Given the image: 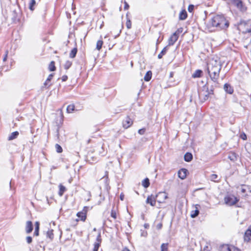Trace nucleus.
<instances>
[{
	"mask_svg": "<svg viewBox=\"0 0 251 251\" xmlns=\"http://www.w3.org/2000/svg\"><path fill=\"white\" fill-rule=\"evenodd\" d=\"M222 68V63L218 58H212L207 64V72L211 79L214 83H218L219 74Z\"/></svg>",
	"mask_w": 251,
	"mask_h": 251,
	"instance_id": "nucleus-1",
	"label": "nucleus"
},
{
	"mask_svg": "<svg viewBox=\"0 0 251 251\" xmlns=\"http://www.w3.org/2000/svg\"><path fill=\"white\" fill-rule=\"evenodd\" d=\"M210 24L213 27H219L221 29H226L228 27L229 23L223 15H217L211 20Z\"/></svg>",
	"mask_w": 251,
	"mask_h": 251,
	"instance_id": "nucleus-2",
	"label": "nucleus"
},
{
	"mask_svg": "<svg viewBox=\"0 0 251 251\" xmlns=\"http://www.w3.org/2000/svg\"><path fill=\"white\" fill-rule=\"evenodd\" d=\"M224 201L226 205L232 206L235 204L239 201V199L233 195H227L225 197Z\"/></svg>",
	"mask_w": 251,
	"mask_h": 251,
	"instance_id": "nucleus-3",
	"label": "nucleus"
},
{
	"mask_svg": "<svg viewBox=\"0 0 251 251\" xmlns=\"http://www.w3.org/2000/svg\"><path fill=\"white\" fill-rule=\"evenodd\" d=\"M155 196L156 199H157V201L159 203L164 202L165 200L168 198L167 194L165 192H159L157 195H155Z\"/></svg>",
	"mask_w": 251,
	"mask_h": 251,
	"instance_id": "nucleus-4",
	"label": "nucleus"
},
{
	"mask_svg": "<svg viewBox=\"0 0 251 251\" xmlns=\"http://www.w3.org/2000/svg\"><path fill=\"white\" fill-rule=\"evenodd\" d=\"M178 36V32H174V33L171 35V36L169 39V45H173L174 43L177 41Z\"/></svg>",
	"mask_w": 251,
	"mask_h": 251,
	"instance_id": "nucleus-5",
	"label": "nucleus"
},
{
	"mask_svg": "<svg viewBox=\"0 0 251 251\" xmlns=\"http://www.w3.org/2000/svg\"><path fill=\"white\" fill-rule=\"evenodd\" d=\"M87 207H84L82 211L79 212L77 213V216L80 218L82 221H85L86 218V212Z\"/></svg>",
	"mask_w": 251,
	"mask_h": 251,
	"instance_id": "nucleus-6",
	"label": "nucleus"
},
{
	"mask_svg": "<svg viewBox=\"0 0 251 251\" xmlns=\"http://www.w3.org/2000/svg\"><path fill=\"white\" fill-rule=\"evenodd\" d=\"M132 120L129 117H126L123 121V126L125 128L129 127L132 124Z\"/></svg>",
	"mask_w": 251,
	"mask_h": 251,
	"instance_id": "nucleus-7",
	"label": "nucleus"
},
{
	"mask_svg": "<svg viewBox=\"0 0 251 251\" xmlns=\"http://www.w3.org/2000/svg\"><path fill=\"white\" fill-rule=\"evenodd\" d=\"M156 198L154 195H151L148 197L146 203L150 204L151 206H155L156 203Z\"/></svg>",
	"mask_w": 251,
	"mask_h": 251,
	"instance_id": "nucleus-8",
	"label": "nucleus"
},
{
	"mask_svg": "<svg viewBox=\"0 0 251 251\" xmlns=\"http://www.w3.org/2000/svg\"><path fill=\"white\" fill-rule=\"evenodd\" d=\"M244 241L249 242L251 241V225L248 227L244 234Z\"/></svg>",
	"mask_w": 251,
	"mask_h": 251,
	"instance_id": "nucleus-9",
	"label": "nucleus"
},
{
	"mask_svg": "<svg viewBox=\"0 0 251 251\" xmlns=\"http://www.w3.org/2000/svg\"><path fill=\"white\" fill-rule=\"evenodd\" d=\"M187 173V169L184 168L181 169L178 172V176L180 179H184L186 177Z\"/></svg>",
	"mask_w": 251,
	"mask_h": 251,
	"instance_id": "nucleus-10",
	"label": "nucleus"
},
{
	"mask_svg": "<svg viewBox=\"0 0 251 251\" xmlns=\"http://www.w3.org/2000/svg\"><path fill=\"white\" fill-rule=\"evenodd\" d=\"M33 230V225L31 221H27L26 223L25 231L27 233H30Z\"/></svg>",
	"mask_w": 251,
	"mask_h": 251,
	"instance_id": "nucleus-11",
	"label": "nucleus"
},
{
	"mask_svg": "<svg viewBox=\"0 0 251 251\" xmlns=\"http://www.w3.org/2000/svg\"><path fill=\"white\" fill-rule=\"evenodd\" d=\"M224 89L225 91L228 94H231L233 92V89L231 86L227 83H226L224 85Z\"/></svg>",
	"mask_w": 251,
	"mask_h": 251,
	"instance_id": "nucleus-12",
	"label": "nucleus"
},
{
	"mask_svg": "<svg viewBox=\"0 0 251 251\" xmlns=\"http://www.w3.org/2000/svg\"><path fill=\"white\" fill-rule=\"evenodd\" d=\"M187 17V14L185 9L181 10L179 14V19L180 20H184Z\"/></svg>",
	"mask_w": 251,
	"mask_h": 251,
	"instance_id": "nucleus-13",
	"label": "nucleus"
},
{
	"mask_svg": "<svg viewBox=\"0 0 251 251\" xmlns=\"http://www.w3.org/2000/svg\"><path fill=\"white\" fill-rule=\"evenodd\" d=\"M240 190L242 193L245 194V196L247 195V194L246 193L247 192H251L249 186L245 185H242Z\"/></svg>",
	"mask_w": 251,
	"mask_h": 251,
	"instance_id": "nucleus-14",
	"label": "nucleus"
},
{
	"mask_svg": "<svg viewBox=\"0 0 251 251\" xmlns=\"http://www.w3.org/2000/svg\"><path fill=\"white\" fill-rule=\"evenodd\" d=\"M199 205H196V209L191 211V217L193 218L196 217L199 214V210L198 209V207H197Z\"/></svg>",
	"mask_w": 251,
	"mask_h": 251,
	"instance_id": "nucleus-15",
	"label": "nucleus"
},
{
	"mask_svg": "<svg viewBox=\"0 0 251 251\" xmlns=\"http://www.w3.org/2000/svg\"><path fill=\"white\" fill-rule=\"evenodd\" d=\"M210 94V93H209V92H204L203 91H202V92H200L199 95H200V97H203V100H206L208 99V98Z\"/></svg>",
	"mask_w": 251,
	"mask_h": 251,
	"instance_id": "nucleus-16",
	"label": "nucleus"
},
{
	"mask_svg": "<svg viewBox=\"0 0 251 251\" xmlns=\"http://www.w3.org/2000/svg\"><path fill=\"white\" fill-rule=\"evenodd\" d=\"M184 160L186 162H190L193 158L192 154L191 153L187 152L184 156Z\"/></svg>",
	"mask_w": 251,
	"mask_h": 251,
	"instance_id": "nucleus-17",
	"label": "nucleus"
},
{
	"mask_svg": "<svg viewBox=\"0 0 251 251\" xmlns=\"http://www.w3.org/2000/svg\"><path fill=\"white\" fill-rule=\"evenodd\" d=\"M202 73V71L200 70H196L194 73L192 75V77L193 78H197V77H200L201 75V74Z\"/></svg>",
	"mask_w": 251,
	"mask_h": 251,
	"instance_id": "nucleus-18",
	"label": "nucleus"
},
{
	"mask_svg": "<svg viewBox=\"0 0 251 251\" xmlns=\"http://www.w3.org/2000/svg\"><path fill=\"white\" fill-rule=\"evenodd\" d=\"M228 158L232 161H235L237 160L236 154L234 152H231L229 153Z\"/></svg>",
	"mask_w": 251,
	"mask_h": 251,
	"instance_id": "nucleus-19",
	"label": "nucleus"
},
{
	"mask_svg": "<svg viewBox=\"0 0 251 251\" xmlns=\"http://www.w3.org/2000/svg\"><path fill=\"white\" fill-rule=\"evenodd\" d=\"M151 75H152L151 72L150 71H148L146 73V74L144 76V78L145 81H150L151 78Z\"/></svg>",
	"mask_w": 251,
	"mask_h": 251,
	"instance_id": "nucleus-20",
	"label": "nucleus"
},
{
	"mask_svg": "<svg viewBox=\"0 0 251 251\" xmlns=\"http://www.w3.org/2000/svg\"><path fill=\"white\" fill-rule=\"evenodd\" d=\"M19 135V132L18 131H14L12 132L8 137V140H12L14 139H16Z\"/></svg>",
	"mask_w": 251,
	"mask_h": 251,
	"instance_id": "nucleus-21",
	"label": "nucleus"
},
{
	"mask_svg": "<svg viewBox=\"0 0 251 251\" xmlns=\"http://www.w3.org/2000/svg\"><path fill=\"white\" fill-rule=\"evenodd\" d=\"M142 185L146 188L149 187L150 183L148 178H146L142 182Z\"/></svg>",
	"mask_w": 251,
	"mask_h": 251,
	"instance_id": "nucleus-22",
	"label": "nucleus"
},
{
	"mask_svg": "<svg viewBox=\"0 0 251 251\" xmlns=\"http://www.w3.org/2000/svg\"><path fill=\"white\" fill-rule=\"evenodd\" d=\"M39 222H35V231L34 232V235L35 236H38L39 235Z\"/></svg>",
	"mask_w": 251,
	"mask_h": 251,
	"instance_id": "nucleus-23",
	"label": "nucleus"
},
{
	"mask_svg": "<svg viewBox=\"0 0 251 251\" xmlns=\"http://www.w3.org/2000/svg\"><path fill=\"white\" fill-rule=\"evenodd\" d=\"M59 191L58 192L59 195L60 196H62L63 193L66 191V189L65 186L62 185V184H60L59 186Z\"/></svg>",
	"mask_w": 251,
	"mask_h": 251,
	"instance_id": "nucleus-24",
	"label": "nucleus"
},
{
	"mask_svg": "<svg viewBox=\"0 0 251 251\" xmlns=\"http://www.w3.org/2000/svg\"><path fill=\"white\" fill-rule=\"evenodd\" d=\"M77 51V50L76 48H75L73 49H72L71 52L70 53V57L72 58H74L76 54Z\"/></svg>",
	"mask_w": 251,
	"mask_h": 251,
	"instance_id": "nucleus-25",
	"label": "nucleus"
},
{
	"mask_svg": "<svg viewBox=\"0 0 251 251\" xmlns=\"http://www.w3.org/2000/svg\"><path fill=\"white\" fill-rule=\"evenodd\" d=\"M167 48H168L167 46L164 48V49L162 50L161 52L158 55V58L159 59H161L162 57V56L164 54H165V53H166L167 50Z\"/></svg>",
	"mask_w": 251,
	"mask_h": 251,
	"instance_id": "nucleus-26",
	"label": "nucleus"
},
{
	"mask_svg": "<svg viewBox=\"0 0 251 251\" xmlns=\"http://www.w3.org/2000/svg\"><path fill=\"white\" fill-rule=\"evenodd\" d=\"M226 248L228 251H241L240 249H238L237 248L233 246H226Z\"/></svg>",
	"mask_w": 251,
	"mask_h": 251,
	"instance_id": "nucleus-27",
	"label": "nucleus"
},
{
	"mask_svg": "<svg viewBox=\"0 0 251 251\" xmlns=\"http://www.w3.org/2000/svg\"><path fill=\"white\" fill-rule=\"evenodd\" d=\"M75 110V105L73 104L69 105L67 106V112L69 113H72Z\"/></svg>",
	"mask_w": 251,
	"mask_h": 251,
	"instance_id": "nucleus-28",
	"label": "nucleus"
},
{
	"mask_svg": "<svg viewBox=\"0 0 251 251\" xmlns=\"http://www.w3.org/2000/svg\"><path fill=\"white\" fill-rule=\"evenodd\" d=\"M103 41L102 40H99L97 41L96 48L98 50H100L102 47Z\"/></svg>",
	"mask_w": 251,
	"mask_h": 251,
	"instance_id": "nucleus-29",
	"label": "nucleus"
},
{
	"mask_svg": "<svg viewBox=\"0 0 251 251\" xmlns=\"http://www.w3.org/2000/svg\"><path fill=\"white\" fill-rule=\"evenodd\" d=\"M50 71H54L55 70V63L54 61H51L49 67Z\"/></svg>",
	"mask_w": 251,
	"mask_h": 251,
	"instance_id": "nucleus-30",
	"label": "nucleus"
},
{
	"mask_svg": "<svg viewBox=\"0 0 251 251\" xmlns=\"http://www.w3.org/2000/svg\"><path fill=\"white\" fill-rule=\"evenodd\" d=\"M168 243H163L161 245V251H168Z\"/></svg>",
	"mask_w": 251,
	"mask_h": 251,
	"instance_id": "nucleus-31",
	"label": "nucleus"
},
{
	"mask_svg": "<svg viewBox=\"0 0 251 251\" xmlns=\"http://www.w3.org/2000/svg\"><path fill=\"white\" fill-rule=\"evenodd\" d=\"M72 64V63L71 61H67L64 64V68L66 70L69 69L70 68V67L71 66Z\"/></svg>",
	"mask_w": 251,
	"mask_h": 251,
	"instance_id": "nucleus-32",
	"label": "nucleus"
},
{
	"mask_svg": "<svg viewBox=\"0 0 251 251\" xmlns=\"http://www.w3.org/2000/svg\"><path fill=\"white\" fill-rule=\"evenodd\" d=\"M36 1L35 0H31L30 3L29 8L31 10H33L34 9L33 6L35 5Z\"/></svg>",
	"mask_w": 251,
	"mask_h": 251,
	"instance_id": "nucleus-33",
	"label": "nucleus"
},
{
	"mask_svg": "<svg viewBox=\"0 0 251 251\" xmlns=\"http://www.w3.org/2000/svg\"><path fill=\"white\" fill-rule=\"evenodd\" d=\"M56 151L58 153H61L62 152L63 150L62 147L58 144H56L55 146Z\"/></svg>",
	"mask_w": 251,
	"mask_h": 251,
	"instance_id": "nucleus-34",
	"label": "nucleus"
},
{
	"mask_svg": "<svg viewBox=\"0 0 251 251\" xmlns=\"http://www.w3.org/2000/svg\"><path fill=\"white\" fill-rule=\"evenodd\" d=\"M218 178V176L216 174H212L210 176L211 180L216 182L218 181L216 179Z\"/></svg>",
	"mask_w": 251,
	"mask_h": 251,
	"instance_id": "nucleus-35",
	"label": "nucleus"
},
{
	"mask_svg": "<svg viewBox=\"0 0 251 251\" xmlns=\"http://www.w3.org/2000/svg\"><path fill=\"white\" fill-rule=\"evenodd\" d=\"M111 216L113 219H116L117 218V213L116 210L113 208L111 211Z\"/></svg>",
	"mask_w": 251,
	"mask_h": 251,
	"instance_id": "nucleus-36",
	"label": "nucleus"
},
{
	"mask_svg": "<svg viewBox=\"0 0 251 251\" xmlns=\"http://www.w3.org/2000/svg\"><path fill=\"white\" fill-rule=\"evenodd\" d=\"M47 236L50 239H52L53 237V234L52 233V230H49L47 233Z\"/></svg>",
	"mask_w": 251,
	"mask_h": 251,
	"instance_id": "nucleus-37",
	"label": "nucleus"
},
{
	"mask_svg": "<svg viewBox=\"0 0 251 251\" xmlns=\"http://www.w3.org/2000/svg\"><path fill=\"white\" fill-rule=\"evenodd\" d=\"M100 246L99 243H95L93 251H98Z\"/></svg>",
	"mask_w": 251,
	"mask_h": 251,
	"instance_id": "nucleus-38",
	"label": "nucleus"
},
{
	"mask_svg": "<svg viewBox=\"0 0 251 251\" xmlns=\"http://www.w3.org/2000/svg\"><path fill=\"white\" fill-rule=\"evenodd\" d=\"M97 242L96 243H99V244H100L101 242V235H100V233L99 232L97 237Z\"/></svg>",
	"mask_w": 251,
	"mask_h": 251,
	"instance_id": "nucleus-39",
	"label": "nucleus"
},
{
	"mask_svg": "<svg viewBox=\"0 0 251 251\" xmlns=\"http://www.w3.org/2000/svg\"><path fill=\"white\" fill-rule=\"evenodd\" d=\"M26 241L28 244H30L32 241V238L31 236H27Z\"/></svg>",
	"mask_w": 251,
	"mask_h": 251,
	"instance_id": "nucleus-40",
	"label": "nucleus"
},
{
	"mask_svg": "<svg viewBox=\"0 0 251 251\" xmlns=\"http://www.w3.org/2000/svg\"><path fill=\"white\" fill-rule=\"evenodd\" d=\"M126 25L128 29H130L131 26V23L130 21L128 20L126 22Z\"/></svg>",
	"mask_w": 251,
	"mask_h": 251,
	"instance_id": "nucleus-41",
	"label": "nucleus"
},
{
	"mask_svg": "<svg viewBox=\"0 0 251 251\" xmlns=\"http://www.w3.org/2000/svg\"><path fill=\"white\" fill-rule=\"evenodd\" d=\"M194 5H189L188 8V10L190 12H192L194 10Z\"/></svg>",
	"mask_w": 251,
	"mask_h": 251,
	"instance_id": "nucleus-42",
	"label": "nucleus"
},
{
	"mask_svg": "<svg viewBox=\"0 0 251 251\" xmlns=\"http://www.w3.org/2000/svg\"><path fill=\"white\" fill-rule=\"evenodd\" d=\"M145 128L140 129L138 130V133L140 134V135H143L145 133Z\"/></svg>",
	"mask_w": 251,
	"mask_h": 251,
	"instance_id": "nucleus-43",
	"label": "nucleus"
},
{
	"mask_svg": "<svg viewBox=\"0 0 251 251\" xmlns=\"http://www.w3.org/2000/svg\"><path fill=\"white\" fill-rule=\"evenodd\" d=\"M240 137L244 140H245L247 139V136H246V134L244 133L241 134Z\"/></svg>",
	"mask_w": 251,
	"mask_h": 251,
	"instance_id": "nucleus-44",
	"label": "nucleus"
},
{
	"mask_svg": "<svg viewBox=\"0 0 251 251\" xmlns=\"http://www.w3.org/2000/svg\"><path fill=\"white\" fill-rule=\"evenodd\" d=\"M53 76V74H50L47 79V81H50L52 79Z\"/></svg>",
	"mask_w": 251,
	"mask_h": 251,
	"instance_id": "nucleus-45",
	"label": "nucleus"
},
{
	"mask_svg": "<svg viewBox=\"0 0 251 251\" xmlns=\"http://www.w3.org/2000/svg\"><path fill=\"white\" fill-rule=\"evenodd\" d=\"M8 50H6L5 51V55H4L3 58V61H5L6 60L7 57V55H8Z\"/></svg>",
	"mask_w": 251,
	"mask_h": 251,
	"instance_id": "nucleus-46",
	"label": "nucleus"
},
{
	"mask_svg": "<svg viewBox=\"0 0 251 251\" xmlns=\"http://www.w3.org/2000/svg\"><path fill=\"white\" fill-rule=\"evenodd\" d=\"M128 8H129V5H128V3L126 2H125L124 9L125 10H127L128 9Z\"/></svg>",
	"mask_w": 251,
	"mask_h": 251,
	"instance_id": "nucleus-47",
	"label": "nucleus"
},
{
	"mask_svg": "<svg viewBox=\"0 0 251 251\" xmlns=\"http://www.w3.org/2000/svg\"><path fill=\"white\" fill-rule=\"evenodd\" d=\"M147 232L146 231H143L141 234V235L142 236H144V237H146L147 236Z\"/></svg>",
	"mask_w": 251,
	"mask_h": 251,
	"instance_id": "nucleus-48",
	"label": "nucleus"
},
{
	"mask_svg": "<svg viewBox=\"0 0 251 251\" xmlns=\"http://www.w3.org/2000/svg\"><path fill=\"white\" fill-rule=\"evenodd\" d=\"M236 5L238 7H240V6H241L242 5V3L241 1H238L236 3Z\"/></svg>",
	"mask_w": 251,
	"mask_h": 251,
	"instance_id": "nucleus-49",
	"label": "nucleus"
},
{
	"mask_svg": "<svg viewBox=\"0 0 251 251\" xmlns=\"http://www.w3.org/2000/svg\"><path fill=\"white\" fill-rule=\"evenodd\" d=\"M67 78H68V77L67 75H63L62 77V80L63 81H65L67 80Z\"/></svg>",
	"mask_w": 251,
	"mask_h": 251,
	"instance_id": "nucleus-50",
	"label": "nucleus"
},
{
	"mask_svg": "<svg viewBox=\"0 0 251 251\" xmlns=\"http://www.w3.org/2000/svg\"><path fill=\"white\" fill-rule=\"evenodd\" d=\"M60 115H61L60 120H61V121H63V113H62V109H60Z\"/></svg>",
	"mask_w": 251,
	"mask_h": 251,
	"instance_id": "nucleus-51",
	"label": "nucleus"
},
{
	"mask_svg": "<svg viewBox=\"0 0 251 251\" xmlns=\"http://www.w3.org/2000/svg\"><path fill=\"white\" fill-rule=\"evenodd\" d=\"M203 251H208V247L207 246H205L203 248Z\"/></svg>",
	"mask_w": 251,
	"mask_h": 251,
	"instance_id": "nucleus-52",
	"label": "nucleus"
},
{
	"mask_svg": "<svg viewBox=\"0 0 251 251\" xmlns=\"http://www.w3.org/2000/svg\"><path fill=\"white\" fill-rule=\"evenodd\" d=\"M59 127H58V128L57 129V131H56V132H57L56 135H57V137L58 138H59Z\"/></svg>",
	"mask_w": 251,
	"mask_h": 251,
	"instance_id": "nucleus-53",
	"label": "nucleus"
},
{
	"mask_svg": "<svg viewBox=\"0 0 251 251\" xmlns=\"http://www.w3.org/2000/svg\"><path fill=\"white\" fill-rule=\"evenodd\" d=\"M49 82L50 81H47V80H46V81L44 83V85L46 86H48V85L50 86V85L49 84Z\"/></svg>",
	"mask_w": 251,
	"mask_h": 251,
	"instance_id": "nucleus-54",
	"label": "nucleus"
},
{
	"mask_svg": "<svg viewBox=\"0 0 251 251\" xmlns=\"http://www.w3.org/2000/svg\"><path fill=\"white\" fill-rule=\"evenodd\" d=\"M157 227L158 229H160L162 227V224H158L157 226Z\"/></svg>",
	"mask_w": 251,
	"mask_h": 251,
	"instance_id": "nucleus-55",
	"label": "nucleus"
},
{
	"mask_svg": "<svg viewBox=\"0 0 251 251\" xmlns=\"http://www.w3.org/2000/svg\"><path fill=\"white\" fill-rule=\"evenodd\" d=\"M123 251H130L128 249H127V248H125L124 249Z\"/></svg>",
	"mask_w": 251,
	"mask_h": 251,
	"instance_id": "nucleus-56",
	"label": "nucleus"
},
{
	"mask_svg": "<svg viewBox=\"0 0 251 251\" xmlns=\"http://www.w3.org/2000/svg\"><path fill=\"white\" fill-rule=\"evenodd\" d=\"M123 197H124L123 196H122V195L120 196V198H121V200H123Z\"/></svg>",
	"mask_w": 251,
	"mask_h": 251,
	"instance_id": "nucleus-57",
	"label": "nucleus"
},
{
	"mask_svg": "<svg viewBox=\"0 0 251 251\" xmlns=\"http://www.w3.org/2000/svg\"><path fill=\"white\" fill-rule=\"evenodd\" d=\"M106 37H107V35H105V36H104V38H105V39Z\"/></svg>",
	"mask_w": 251,
	"mask_h": 251,
	"instance_id": "nucleus-58",
	"label": "nucleus"
},
{
	"mask_svg": "<svg viewBox=\"0 0 251 251\" xmlns=\"http://www.w3.org/2000/svg\"><path fill=\"white\" fill-rule=\"evenodd\" d=\"M94 231H96V228H94V229H93Z\"/></svg>",
	"mask_w": 251,
	"mask_h": 251,
	"instance_id": "nucleus-59",
	"label": "nucleus"
},
{
	"mask_svg": "<svg viewBox=\"0 0 251 251\" xmlns=\"http://www.w3.org/2000/svg\"><path fill=\"white\" fill-rule=\"evenodd\" d=\"M247 31L250 32V31H251V30H248Z\"/></svg>",
	"mask_w": 251,
	"mask_h": 251,
	"instance_id": "nucleus-60",
	"label": "nucleus"
}]
</instances>
